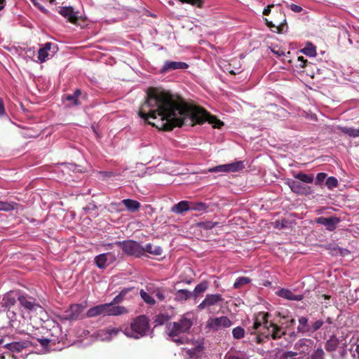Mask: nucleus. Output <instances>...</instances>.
<instances>
[{"instance_id": "nucleus-62", "label": "nucleus", "mask_w": 359, "mask_h": 359, "mask_svg": "<svg viewBox=\"0 0 359 359\" xmlns=\"http://www.w3.org/2000/svg\"><path fill=\"white\" fill-rule=\"evenodd\" d=\"M326 323L328 324H332V319L330 318H327L326 320Z\"/></svg>"}, {"instance_id": "nucleus-20", "label": "nucleus", "mask_w": 359, "mask_h": 359, "mask_svg": "<svg viewBox=\"0 0 359 359\" xmlns=\"http://www.w3.org/2000/svg\"><path fill=\"white\" fill-rule=\"evenodd\" d=\"M107 316H120L128 313V310L122 306H116L118 304H113V302L107 303Z\"/></svg>"}, {"instance_id": "nucleus-60", "label": "nucleus", "mask_w": 359, "mask_h": 359, "mask_svg": "<svg viewBox=\"0 0 359 359\" xmlns=\"http://www.w3.org/2000/svg\"><path fill=\"white\" fill-rule=\"evenodd\" d=\"M6 0H0V11H1L5 6Z\"/></svg>"}, {"instance_id": "nucleus-32", "label": "nucleus", "mask_w": 359, "mask_h": 359, "mask_svg": "<svg viewBox=\"0 0 359 359\" xmlns=\"http://www.w3.org/2000/svg\"><path fill=\"white\" fill-rule=\"evenodd\" d=\"M251 282V279L248 277H239L233 283L234 289H241L243 286L249 284Z\"/></svg>"}, {"instance_id": "nucleus-12", "label": "nucleus", "mask_w": 359, "mask_h": 359, "mask_svg": "<svg viewBox=\"0 0 359 359\" xmlns=\"http://www.w3.org/2000/svg\"><path fill=\"white\" fill-rule=\"evenodd\" d=\"M189 67V65L184 62L166 60L163 62L161 69L159 70V72L161 74H165L171 71L187 69Z\"/></svg>"}, {"instance_id": "nucleus-48", "label": "nucleus", "mask_w": 359, "mask_h": 359, "mask_svg": "<svg viewBox=\"0 0 359 359\" xmlns=\"http://www.w3.org/2000/svg\"><path fill=\"white\" fill-rule=\"evenodd\" d=\"M182 3H187L194 6L201 7L202 6L201 0H180Z\"/></svg>"}, {"instance_id": "nucleus-56", "label": "nucleus", "mask_w": 359, "mask_h": 359, "mask_svg": "<svg viewBox=\"0 0 359 359\" xmlns=\"http://www.w3.org/2000/svg\"><path fill=\"white\" fill-rule=\"evenodd\" d=\"M34 6L39 10H40L41 12H43V13H46V14L48 13V11L43 6H41L39 3H34Z\"/></svg>"}, {"instance_id": "nucleus-24", "label": "nucleus", "mask_w": 359, "mask_h": 359, "mask_svg": "<svg viewBox=\"0 0 359 359\" xmlns=\"http://www.w3.org/2000/svg\"><path fill=\"white\" fill-rule=\"evenodd\" d=\"M135 290V287H126L123 289L118 295H116L112 300L113 304H121L125 299H128L127 295L128 293Z\"/></svg>"}, {"instance_id": "nucleus-64", "label": "nucleus", "mask_w": 359, "mask_h": 359, "mask_svg": "<svg viewBox=\"0 0 359 359\" xmlns=\"http://www.w3.org/2000/svg\"><path fill=\"white\" fill-rule=\"evenodd\" d=\"M55 2V0H50V1H49V3H50V4H53Z\"/></svg>"}, {"instance_id": "nucleus-63", "label": "nucleus", "mask_w": 359, "mask_h": 359, "mask_svg": "<svg viewBox=\"0 0 359 359\" xmlns=\"http://www.w3.org/2000/svg\"><path fill=\"white\" fill-rule=\"evenodd\" d=\"M168 3L170 5H172V4H173V1H172V0H169V1H168Z\"/></svg>"}, {"instance_id": "nucleus-25", "label": "nucleus", "mask_w": 359, "mask_h": 359, "mask_svg": "<svg viewBox=\"0 0 359 359\" xmlns=\"http://www.w3.org/2000/svg\"><path fill=\"white\" fill-rule=\"evenodd\" d=\"M53 331L55 332L56 335L54 336L53 334V338L52 339H38V341L41 344L42 346H46L50 341H53L54 344L56 341H59V336L60 334V330L58 327H53Z\"/></svg>"}, {"instance_id": "nucleus-15", "label": "nucleus", "mask_w": 359, "mask_h": 359, "mask_svg": "<svg viewBox=\"0 0 359 359\" xmlns=\"http://www.w3.org/2000/svg\"><path fill=\"white\" fill-rule=\"evenodd\" d=\"M18 299L20 304L27 310L36 311L38 308L41 307L36 302V299L27 294L19 295Z\"/></svg>"}, {"instance_id": "nucleus-31", "label": "nucleus", "mask_w": 359, "mask_h": 359, "mask_svg": "<svg viewBox=\"0 0 359 359\" xmlns=\"http://www.w3.org/2000/svg\"><path fill=\"white\" fill-rule=\"evenodd\" d=\"M107 254L104 253L99 255L95 257V265L100 269H105L107 267Z\"/></svg>"}, {"instance_id": "nucleus-44", "label": "nucleus", "mask_w": 359, "mask_h": 359, "mask_svg": "<svg viewBox=\"0 0 359 359\" xmlns=\"http://www.w3.org/2000/svg\"><path fill=\"white\" fill-rule=\"evenodd\" d=\"M327 175L325 172H319L316 175L315 184L316 185H322V183L326 179Z\"/></svg>"}, {"instance_id": "nucleus-10", "label": "nucleus", "mask_w": 359, "mask_h": 359, "mask_svg": "<svg viewBox=\"0 0 359 359\" xmlns=\"http://www.w3.org/2000/svg\"><path fill=\"white\" fill-rule=\"evenodd\" d=\"M232 322L227 316H220L215 318H210L207 322V327L214 331H217L222 328L231 327Z\"/></svg>"}, {"instance_id": "nucleus-29", "label": "nucleus", "mask_w": 359, "mask_h": 359, "mask_svg": "<svg viewBox=\"0 0 359 359\" xmlns=\"http://www.w3.org/2000/svg\"><path fill=\"white\" fill-rule=\"evenodd\" d=\"M294 179L298 180L302 182L311 184L313 182V175L310 174H305L302 172H299L293 175Z\"/></svg>"}, {"instance_id": "nucleus-57", "label": "nucleus", "mask_w": 359, "mask_h": 359, "mask_svg": "<svg viewBox=\"0 0 359 359\" xmlns=\"http://www.w3.org/2000/svg\"><path fill=\"white\" fill-rule=\"evenodd\" d=\"M273 7V4L269 5L266 8H265L263 11V14L264 15H268L271 13V8Z\"/></svg>"}, {"instance_id": "nucleus-61", "label": "nucleus", "mask_w": 359, "mask_h": 359, "mask_svg": "<svg viewBox=\"0 0 359 359\" xmlns=\"http://www.w3.org/2000/svg\"><path fill=\"white\" fill-rule=\"evenodd\" d=\"M164 299V296L158 291V300H163Z\"/></svg>"}, {"instance_id": "nucleus-55", "label": "nucleus", "mask_w": 359, "mask_h": 359, "mask_svg": "<svg viewBox=\"0 0 359 359\" xmlns=\"http://www.w3.org/2000/svg\"><path fill=\"white\" fill-rule=\"evenodd\" d=\"M298 61L299 62V67L301 68H304L306 66V60L304 59V57L300 56L298 57Z\"/></svg>"}, {"instance_id": "nucleus-7", "label": "nucleus", "mask_w": 359, "mask_h": 359, "mask_svg": "<svg viewBox=\"0 0 359 359\" xmlns=\"http://www.w3.org/2000/svg\"><path fill=\"white\" fill-rule=\"evenodd\" d=\"M84 306L82 304H72L70 307L59 316L62 321H75L83 318L82 313Z\"/></svg>"}, {"instance_id": "nucleus-51", "label": "nucleus", "mask_w": 359, "mask_h": 359, "mask_svg": "<svg viewBox=\"0 0 359 359\" xmlns=\"http://www.w3.org/2000/svg\"><path fill=\"white\" fill-rule=\"evenodd\" d=\"M6 115V109L2 98L0 97V118Z\"/></svg>"}, {"instance_id": "nucleus-37", "label": "nucleus", "mask_w": 359, "mask_h": 359, "mask_svg": "<svg viewBox=\"0 0 359 359\" xmlns=\"http://www.w3.org/2000/svg\"><path fill=\"white\" fill-rule=\"evenodd\" d=\"M81 94V91L79 89H76L72 95H67L66 97L67 100L72 102L74 104L78 105L79 102L78 97Z\"/></svg>"}, {"instance_id": "nucleus-49", "label": "nucleus", "mask_w": 359, "mask_h": 359, "mask_svg": "<svg viewBox=\"0 0 359 359\" xmlns=\"http://www.w3.org/2000/svg\"><path fill=\"white\" fill-rule=\"evenodd\" d=\"M152 246L150 244H148L146 245V248H144V253L149 252L150 254L157 255V248H154V250L152 249Z\"/></svg>"}, {"instance_id": "nucleus-36", "label": "nucleus", "mask_w": 359, "mask_h": 359, "mask_svg": "<svg viewBox=\"0 0 359 359\" xmlns=\"http://www.w3.org/2000/svg\"><path fill=\"white\" fill-rule=\"evenodd\" d=\"M140 294L145 303L149 304L150 305H154L156 304L155 299L144 290H140Z\"/></svg>"}, {"instance_id": "nucleus-59", "label": "nucleus", "mask_w": 359, "mask_h": 359, "mask_svg": "<svg viewBox=\"0 0 359 359\" xmlns=\"http://www.w3.org/2000/svg\"><path fill=\"white\" fill-rule=\"evenodd\" d=\"M8 302L12 305H13L15 302V300L14 298H10L9 297H7Z\"/></svg>"}, {"instance_id": "nucleus-50", "label": "nucleus", "mask_w": 359, "mask_h": 359, "mask_svg": "<svg viewBox=\"0 0 359 359\" xmlns=\"http://www.w3.org/2000/svg\"><path fill=\"white\" fill-rule=\"evenodd\" d=\"M225 359H247L243 355L229 354L225 356Z\"/></svg>"}, {"instance_id": "nucleus-43", "label": "nucleus", "mask_w": 359, "mask_h": 359, "mask_svg": "<svg viewBox=\"0 0 359 359\" xmlns=\"http://www.w3.org/2000/svg\"><path fill=\"white\" fill-rule=\"evenodd\" d=\"M217 222H213L211 221H206V222L199 223V226L201 227H202L204 229H207V230L213 229L214 227H215L217 226Z\"/></svg>"}, {"instance_id": "nucleus-46", "label": "nucleus", "mask_w": 359, "mask_h": 359, "mask_svg": "<svg viewBox=\"0 0 359 359\" xmlns=\"http://www.w3.org/2000/svg\"><path fill=\"white\" fill-rule=\"evenodd\" d=\"M170 319V316L168 314H158V325H163Z\"/></svg>"}, {"instance_id": "nucleus-5", "label": "nucleus", "mask_w": 359, "mask_h": 359, "mask_svg": "<svg viewBox=\"0 0 359 359\" xmlns=\"http://www.w3.org/2000/svg\"><path fill=\"white\" fill-rule=\"evenodd\" d=\"M149 330V318L144 316L141 315L137 316L133 320L130 324L131 334L127 333L126 330V334L130 335L136 339L139 338L145 334Z\"/></svg>"}, {"instance_id": "nucleus-19", "label": "nucleus", "mask_w": 359, "mask_h": 359, "mask_svg": "<svg viewBox=\"0 0 359 359\" xmlns=\"http://www.w3.org/2000/svg\"><path fill=\"white\" fill-rule=\"evenodd\" d=\"M107 303L99 304L97 306H93L88 309V311L86 313V317L87 318H93L98 316H107V308H108Z\"/></svg>"}, {"instance_id": "nucleus-35", "label": "nucleus", "mask_w": 359, "mask_h": 359, "mask_svg": "<svg viewBox=\"0 0 359 359\" xmlns=\"http://www.w3.org/2000/svg\"><path fill=\"white\" fill-rule=\"evenodd\" d=\"M19 205L17 203L11 202H4L0 201V210L11 211L17 208Z\"/></svg>"}, {"instance_id": "nucleus-52", "label": "nucleus", "mask_w": 359, "mask_h": 359, "mask_svg": "<svg viewBox=\"0 0 359 359\" xmlns=\"http://www.w3.org/2000/svg\"><path fill=\"white\" fill-rule=\"evenodd\" d=\"M351 352L353 358L359 359V344L355 346L354 349L352 348Z\"/></svg>"}, {"instance_id": "nucleus-21", "label": "nucleus", "mask_w": 359, "mask_h": 359, "mask_svg": "<svg viewBox=\"0 0 359 359\" xmlns=\"http://www.w3.org/2000/svg\"><path fill=\"white\" fill-rule=\"evenodd\" d=\"M189 203L187 201H182L180 203L174 205L170 210L177 214H182L190 209Z\"/></svg>"}, {"instance_id": "nucleus-8", "label": "nucleus", "mask_w": 359, "mask_h": 359, "mask_svg": "<svg viewBox=\"0 0 359 359\" xmlns=\"http://www.w3.org/2000/svg\"><path fill=\"white\" fill-rule=\"evenodd\" d=\"M339 340L335 336L331 337L326 342L325 349L327 351H337V352L333 355L334 359H344L345 355L347 354L344 346L339 347Z\"/></svg>"}, {"instance_id": "nucleus-42", "label": "nucleus", "mask_w": 359, "mask_h": 359, "mask_svg": "<svg viewBox=\"0 0 359 359\" xmlns=\"http://www.w3.org/2000/svg\"><path fill=\"white\" fill-rule=\"evenodd\" d=\"M324 324L322 320H318L310 325V333H313L318 330Z\"/></svg>"}, {"instance_id": "nucleus-58", "label": "nucleus", "mask_w": 359, "mask_h": 359, "mask_svg": "<svg viewBox=\"0 0 359 359\" xmlns=\"http://www.w3.org/2000/svg\"><path fill=\"white\" fill-rule=\"evenodd\" d=\"M272 51H273V53H274L276 55H277L278 56H281V55H284V51L281 50L280 49L278 50H272Z\"/></svg>"}, {"instance_id": "nucleus-23", "label": "nucleus", "mask_w": 359, "mask_h": 359, "mask_svg": "<svg viewBox=\"0 0 359 359\" xmlns=\"http://www.w3.org/2000/svg\"><path fill=\"white\" fill-rule=\"evenodd\" d=\"M52 43L47 42L44 44L43 47L39 48L38 51V59L40 62H45L48 57V51L50 50Z\"/></svg>"}, {"instance_id": "nucleus-34", "label": "nucleus", "mask_w": 359, "mask_h": 359, "mask_svg": "<svg viewBox=\"0 0 359 359\" xmlns=\"http://www.w3.org/2000/svg\"><path fill=\"white\" fill-rule=\"evenodd\" d=\"M177 299L179 300H187L193 297L192 292L188 290H179L176 294Z\"/></svg>"}, {"instance_id": "nucleus-14", "label": "nucleus", "mask_w": 359, "mask_h": 359, "mask_svg": "<svg viewBox=\"0 0 359 359\" xmlns=\"http://www.w3.org/2000/svg\"><path fill=\"white\" fill-rule=\"evenodd\" d=\"M314 341L310 339H300L294 345V348L299 354L308 355L313 350Z\"/></svg>"}, {"instance_id": "nucleus-30", "label": "nucleus", "mask_w": 359, "mask_h": 359, "mask_svg": "<svg viewBox=\"0 0 359 359\" xmlns=\"http://www.w3.org/2000/svg\"><path fill=\"white\" fill-rule=\"evenodd\" d=\"M337 129L351 137H359V128L355 129L353 128L337 126Z\"/></svg>"}, {"instance_id": "nucleus-27", "label": "nucleus", "mask_w": 359, "mask_h": 359, "mask_svg": "<svg viewBox=\"0 0 359 359\" xmlns=\"http://www.w3.org/2000/svg\"><path fill=\"white\" fill-rule=\"evenodd\" d=\"M266 25L269 28H275V30L273 32L277 33H282L284 32L285 28L286 26V19L284 18L283 21L280 23H279L278 25L273 24L271 21H269L266 18H265Z\"/></svg>"}, {"instance_id": "nucleus-1", "label": "nucleus", "mask_w": 359, "mask_h": 359, "mask_svg": "<svg viewBox=\"0 0 359 359\" xmlns=\"http://www.w3.org/2000/svg\"><path fill=\"white\" fill-rule=\"evenodd\" d=\"M158 116L161 124L158 130H172L174 128L192 127L208 120L206 111L189 104L177 94L158 86Z\"/></svg>"}, {"instance_id": "nucleus-26", "label": "nucleus", "mask_w": 359, "mask_h": 359, "mask_svg": "<svg viewBox=\"0 0 359 359\" xmlns=\"http://www.w3.org/2000/svg\"><path fill=\"white\" fill-rule=\"evenodd\" d=\"M299 325L297 327V330L299 332L302 333H309L310 334V325L308 324V318L302 316L299 318Z\"/></svg>"}, {"instance_id": "nucleus-6", "label": "nucleus", "mask_w": 359, "mask_h": 359, "mask_svg": "<svg viewBox=\"0 0 359 359\" xmlns=\"http://www.w3.org/2000/svg\"><path fill=\"white\" fill-rule=\"evenodd\" d=\"M128 255L140 257L144 254V248L133 241H117L115 243Z\"/></svg>"}, {"instance_id": "nucleus-11", "label": "nucleus", "mask_w": 359, "mask_h": 359, "mask_svg": "<svg viewBox=\"0 0 359 359\" xmlns=\"http://www.w3.org/2000/svg\"><path fill=\"white\" fill-rule=\"evenodd\" d=\"M286 184L297 194L308 196L313 194V189L311 187L304 185L300 182L288 179Z\"/></svg>"}, {"instance_id": "nucleus-18", "label": "nucleus", "mask_w": 359, "mask_h": 359, "mask_svg": "<svg viewBox=\"0 0 359 359\" xmlns=\"http://www.w3.org/2000/svg\"><path fill=\"white\" fill-rule=\"evenodd\" d=\"M276 294L281 298L290 301H302L304 298L303 294H296L292 291L281 288L276 292Z\"/></svg>"}, {"instance_id": "nucleus-9", "label": "nucleus", "mask_w": 359, "mask_h": 359, "mask_svg": "<svg viewBox=\"0 0 359 359\" xmlns=\"http://www.w3.org/2000/svg\"><path fill=\"white\" fill-rule=\"evenodd\" d=\"M244 168V162L236 161L231 163L217 165L208 169L209 172H235Z\"/></svg>"}, {"instance_id": "nucleus-39", "label": "nucleus", "mask_w": 359, "mask_h": 359, "mask_svg": "<svg viewBox=\"0 0 359 359\" xmlns=\"http://www.w3.org/2000/svg\"><path fill=\"white\" fill-rule=\"evenodd\" d=\"M302 52L308 56H315L316 55V47L312 43H308L302 50Z\"/></svg>"}, {"instance_id": "nucleus-45", "label": "nucleus", "mask_w": 359, "mask_h": 359, "mask_svg": "<svg viewBox=\"0 0 359 359\" xmlns=\"http://www.w3.org/2000/svg\"><path fill=\"white\" fill-rule=\"evenodd\" d=\"M208 205L204 203H196L194 204L193 207L191 208V209L197 211H204L208 208Z\"/></svg>"}, {"instance_id": "nucleus-2", "label": "nucleus", "mask_w": 359, "mask_h": 359, "mask_svg": "<svg viewBox=\"0 0 359 359\" xmlns=\"http://www.w3.org/2000/svg\"><path fill=\"white\" fill-rule=\"evenodd\" d=\"M270 314L267 312H259L253 317L252 325L248 327V333L255 335L257 344L266 340L280 339L285 334V330L281 326L269 320Z\"/></svg>"}, {"instance_id": "nucleus-16", "label": "nucleus", "mask_w": 359, "mask_h": 359, "mask_svg": "<svg viewBox=\"0 0 359 359\" xmlns=\"http://www.w3.org/2000/svg\"><path fill=\"white\" fill-rule=\"evenodd\" d=\"M340 221V219L337 217H319L316 219L317 224L325 226L326 229L330 231H334Z\"/></svg>"}, {"instance_id": "nucleus-40", "label": "nucleus", "mask_w": 359, "mask_h": 359, "mask_svg": "<svg viewBox=\"0 0 359 359\" xmlns=\"http://www.w3.org/2000/svg\"><path fill=\"white\" fill-rule=\"evenodd\" d=\"M232 334H233V337L235 339H241L245 335V330L242 327L238 326L233 329Z\"/></svg>"}, {"instance_id": "nucleus-47", "label": "nucleus", "mask_w": 359, "mask_h": 359, "mask_svg": "<svg viewBox=\"0 0 359 359\" xmlns=\"http://www.w3.org/2000/svg\"><path fill=\"white\" fill-rule=\"evenodd\" d=\"M8 348H9L11 351H20L21 350L22 346L19 343H11L7 344L6 346Z\"/></svg>"}, {"instance_id": "nucleus-38", "label": "nucleus", "mask_w": 359, "mask_h": 359, "mask_svg": "<svg viewBox=\"0 0 359 359\" xmlns=\"http://www.w3.org/2000/svg\"><path fill=\"white\" fill-rule=\"evenodd\" d=\"M325 185L328 189L332 190L334 188H336L338 187V185H339L338 180L334 177H329L326 180Z\"/></svg>"}, {"instance_id": "nucleus-13", "label": "nucleus", "mask_w": 359, "mask_h": 359, "mask_svg": "<svg viewBox=\"0 0 359 359\" xmlns=\"http://www.w3.org/2000/svg\"><path fill=\"white\" fill-rule=\"evenodd\" d=\"M224 300L220 294H208L203 301L197 306L198 309L201 311L205 309H210L212 306L218 304Z\"/></svg>"}, {"instance_id": "nucleus-4", "label": "nucleus", "mask_w": 359, "mask_h": 359, "mask_svg": "<svg viewBox=\"0 0 359 359\" xmlns=\"http://www.w3.org/2000/svg\"><path fill=\"white\" fill-rule=\"evenodd\" d=\"M157 111V88H150L147 90V98L140 107L138 115L144 122L153 127H156L154 122L150 119L156 118V113Z\"/></svg>"}, {"instance_id": "nucleus-28", "label": "nucleus", "mask_w": 359, "mask_h": 359, "mask_svg": "<svg viewBox=\"0 0 359 359\" xmlns=\"http://www.w3.org/2000/svg\"><path fill=\"white\" fill-rule=\"evenodd\" d=\"M122 203L131 212L138 210L140 207V203L138 201L132 199H124L122 201Z\"/></svg>"}, {"instance_id": "nucleus-53", "label": "nucleus", "mask_w": 359, "mask_h": 359, "mask_svg": "<svg viewBox=\"0 0 359 359\" xmlns=\"http://www.w3.org/2000/svg\"><path fill=\"white\" fill-rule=\"evenodd\" d=\"M288 6L294 13H300L302 11V8L300 6L297 5V4H292L289 5Z\"/></svg>"}, {"instance_id": "nucleus-22", "label": "nucleus", "mask_w": 359, "mask_h": 359, "mask_svg": "<svg viewBox=\"0 0 359 359\" xmlns=\"http://www.w3.org/2000/svg\"><path fill=\"white\" fill-rule=\"evenodd\" d=\"M209 286V283L207 280H203L199 284H198L193 292V297H194L195 299L199 296H201L203 292H205Z\"/></svg>"}, {"instance_id": "nucleus-41", "label": "nucleus", "mask_w": 359, "mask_h": 359, "mask_svg": "<svg viewBox=\"0 0 359 359\" xmlns=\"http://www.w3.org/2000/svg\"><path fill=\"white\" fill-rule=\"evenodd\" d=\"M308 359H324L323 350L322 348H317Z\"/></svg>"}, {"instance_id": "nucleus-17", "label": "nucleus", "mask_w": 359, "mask_h": 359, "mask_svg": "<svg viewBox=\"0 0 359 359\" xmlns=\"http://www.w3.org/2000/svg\"><path fill=\"white\" fill-rule=\"evenodd\" d=\"M58 13L65 18L68 22L76 25L78 22V17L76 13L72 6H62L58 11Z\"/></svg>"}, {"instance_id": "nucleus-3", "label": "nucleus", "mask_w": 359, "mask_h": 359, "mask_svg": "<svg viewBox=\"0 0 359 359\" xmlns=\"http://www.w3.org/2000/svg\"><path fill=\"white\" fill-rule=\"evenodd\" d=\"M197 318L194 313L187 312L177 322L166 326V332L170 339L177 345L189 344L191 340L181 334H188Z\"/></svg>"}, {"instance_id": "nucleus-54", "label": "nucleus", "mask_w": 359, "mask_h": 359, "mask_svg": "<svg viewBox=\"0 0 359 359\" xmlns=\"http://www.w3.org/2000/svg\"><path fill=\"white\" fill-rule=\"evenodd\" d=\"M297 355V352H287L285 354V359H299V358H296Z\"/></svg>"}, {"instance_id": "nucleus-33", "label": "nucleus", "mask_w": 359, "mask_h": 359, "mask_svg": "<svg viewBox=\"0 0 359 359\" xmlns=\"http://www.w3.org/2000/svg\"><path fill=\"white\" fill-rule=\"evenodd\" d=\"M203 346L201 343H198L194 348H189L187 350V354L191 358L198 357V354L202 352Z\"/></svg>"}]
</instances>
